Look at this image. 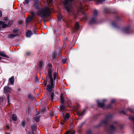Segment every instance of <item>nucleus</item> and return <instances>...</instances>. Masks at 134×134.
<instances>
[{
    "label": "nucleus",
    "mask_w": 134,
    "mask_h": 134,
    "mask_svg": "<svg viewBox=\"0 0 134 134\" xmlns=\"http://www.w3.org/2000/svg\"><path fill=\"white\" fill-rule=\"evenodd\" d=\"M33 17H27L26 19V22L27 23H28L30 22L32 20Z\"/></svg>",
    "instance_id": "obj_18"
},
{
    "label": "nucleus",
    "mask_w": 134,
    "mask_h": 134,
    "mask_svg": "<svg viewBox=\"0 0 134 134\" xmlns=\"http://www.w3.org/2000/svg\"><path fill=\"white\" fill-rule=\"evenodd\" d=\"M52 0H49V3H52Z\"/></svg>",
    "instance_id": "obj_48"
},
{
    "label": "nucleus",
    "mask_w": 134,
    "mask_h": 134,
    "mask_svg": "<svg viewBox=\"0 0 134 134\" xmlns=\"http://www.w3.org/2000/svg\"><path fill=\"white\" fill-rule=\"evenodd\" d=\"M111 130L112 131L114 130H115V128L113 125H111L110 127Z\"/></svg>",
    "instance_id": "obj_26"
},
{
    "label": "nucleus",
    "mask_w": 134,
    "mask_h": 134,
    "mask_svg": "<svg viewBox=\"0 0 134 134\" xmlns=\"http://www.w3.org/2000/svg\"><path fill=\"white\" fill-rule=\"evenodd\" d=\"M74 15L75 16V17H76V16H77L76 15H75V14Z\"/></svg>",
    "instance_id": "obj_56"
},
{
    "label": "nucleus",
    "mask_w": 134,
    "mask_h": 134,
    "mask_svg": "<svg viewBox=\"0 0 134 134\" xmlns=\"http://www.w3.org/2000/svg\"><path fill=\"white\" fill-rule=\"evenodd\" d=\"M62 19V17H58V21H60Z\"/></svg>",
    "instance_id": "obj_39"
},
{
    "label": "nucleus",
    "mask_w": 134,
    "mask_h": 134,
    "mask_svg": "<svg viewBox=\"0 0 134 134\" xmlns=\"http://www.w3.org/2000/svg\"><path fill=\"white\" fill-rule=\"evenodd\" d=\"M6 127L8 129H10V127L9 126H8V125L6 126Z\"/></svg>",
    "instance_id": "obj_42"
},
{
    "label": "nucleus",
    "mask_w": 134,
    "mask_h": 134,
    "mask_svg": "<svg viewBox=\"0 0 134 134\" xmlns=\"http://www.w3.org/2000/svg\"><path fill=\"white\" fill-rule=\"evenodd\" d=\"M16 36V35L14 34H10L8 35V37L10 38H12Z\"/></svg>",
    "instance_id": "obj_19"
},
{
    "label": "nucleus",
    "mask_w": 134,
    "mask_h": 134,
    "mask_svg": "<svg viewBox=\"0 0 134 134\" xmlns=\"http://www.w3.org/2000/svg\"><path fill=\"white\" fill-rule=\"evenodd\" d=\"M32 34V33L30 30L28 31L26 33V36L27 37H30Z\"/></svg>",
    "instance_id": "obj_11"
},
{
    "label": "nucleus",
    "mask_w": 134,
    "mask_h": 134,
    "mask_svg": "<svg viewBox=\"0 0 134 134\" xmlns=\"http://www.w3.org/2000/svg\"><path fill=\"white\" fill-rule=\"evenodd\" d=\"M11 90L10 87L8 86H5L4 88V91L5 93H8Z\"/></svg>",
    "instance_id": "obj_5"
},
{
    "label": "nucleus",
    "mask_w": 134,
    "mask_h": 134,
    "mask_svg": "<svg viewBox=\"0 0 134 134\" xmlns=\"http://www.w3.org/2000/svg\"><path fill=\"white\" fill-rule=\"evenodd\" d=\"M29 0H25V1L26 4H28L29 2Z\"/></svg>",
    "instance_id": "obj_37"
},
{
    "label": "nucleus",
    "mask_w": 134,
    "mask_h": 134,
    "mask_svg": "<svg viewBox=\"0 0 134 134\" xmlns=\"http://www.w3.org/2000/svg\"><path fill=\"white\" fill-rule=\"evenodd\" d=\"M95 23L96 21L95 19L94 18H93L91 19V20L90 21V24H92Z\"/></svg>",
    "instance_id": "obj_22"
},
{
    "label": "nucleus",
    "mask_w": 134,
    "mask_h": 134,
    "mask_svg": "<svg viewBox=\"0 0 134 134\" xmlns=\"http://www.w3.org/2000/svg\"><path fill=\"white\" fill-rule=\"evenodd\" d=\"M130 31V30L129 27L125 28L123 30V32L126 34L129 33Z\"/></svg>",
    "instance_id": "obj_9"
},
{
    "label": "nucleus",
    "mask_w": 134,
    "mask_h": 134,
    "mask_svg": "<svg viewBox=\"0 0 134 134\" xmlns=\"http://www.w3.org/2000/svg\"><path fill=\"white\" fill-rule=\"evenodd\" d=\"M43 62L42 61H41L40 62L39 64H38V66L40 68H41L43 66Z\"/></svg>",
    "instance_id": "obj_24"
},
{
    "label": "nucleus",
    "mask_w": 134,
    "mask_h": 134,
    "mask_svg": "<svg viewBox=\"0 0 134 134\" xmlns=\"http://www.w3.org/2000/svg\"><path fill=\"white\" fill-rule=\"evenodd\" d=\"M115 99H113L111 100V103H113L115 102Z\"/></svg>",
    "instance_id": "obj_38"
},
{
    "label": "nucleus",
    "mask_w": 134,
    "mask_h": 134,
    "mask_svg": "<svg viewBox=\"0 0 134 134\" xmlns=\"http://www.w3.org/2000/svg\"><path fill=\"white\" fill-rule=\"evenodd\" d=\"M30 13L32 15V17H33L34 16H35V13L34 12L31 11L30 12Z\"/></svg>",
    "instance_id": "obj_30"
},
{
    "label": "nucleus",
    "mask_w": 134,
    "mask_h": 134,
    "mask_svg": "<svg viewBox=\"0 0 134 134\" xmlns=\"http://www.w3.org/2000/svg\"><path fill=\"white\" fill-rule=\"evenodd\" d=\"M49 114L51 116H52L53 114V113L51 111L49 113Z\"/></svg>",
    "instance_id": "obj_41"
},
{
    "label": "nucleus",
    "mask_w": 134,
    "mask_h": 134,
    "mask_svg": "<svg viewBox=\"0 0 134 134\" xmlns=\"http://www.w3.org/2000/svg\"><path fill=\"white\" fill-rule=\"evenodd\" d=\"M9 98H10L9 95L8 94L7 96V99H8V104H9V102H10Z\"/></svg>",
    "instance_id": "obj_31"
},
{
    "label": "nucleus",
    "mask_w": 134,
    "mask_h": 134,
    "mask_svg": "<svg viewBox=\"0 0 134 134\" xmlns=\"http://www.w3.org/2000/svg\"><path fill=\"white\" fill-rule=\"evenodd\" d=\"M46 83L44 85H45V86H46Z\"/></svg>",
    "instance_id": "obj_57"
},
{
    "label": "nucleus",
    "mask_w": 134,
    "mask_h": 134,
    "mask_svg": "<svg viewBox=\"0 0 134 134\" xmlns=\"http://www.w3.org/2000/svg\"><path fill=\"white\" fill-rule=\"evenodd\" d=\"M24 4H25V3H24Z\"/></svg>",
    "instance_id": "obj_58"
},
{
    "label": "nucleus",
    "mask_w": 134,
    "mask_h": 134,
    "mask_svg": "<svg viewBox=\"0 0 134 134\" xmlns=\"http://www.w3.org/2000/svg\"><path fill=\"white\" fill-rule=\"evenodd\" d=\"M60 102L62 103H63L64 102V98L63 96V94H62L61 95L60 97Z\"/></svg>",
    "instance_id": "obj_17"
},
{
    "label": "nucleus",
    "mask_w": 134,
    "mask_h": 134,
    "mask_svg": "<svg viewBox=\"0 0 134 134\" xmlns=\"http://www.w3.org/2000/svg\"><path fill=\"white\" fill-rule=\"evenodd\" d=\"M3 19V21H0V25L3 28L8 26H11L13 23V21L9 20L7 17H4Z\"/></svg>",
    "instance_id": "obj_3"
},
{
    "label": "nucleus",
    "mask_w": 134,
    "mask_h": 134,
    "mask_svg": "<svg viewBox=\"0 0 134 134\" xmlns=\"http://www.w3.org/2000/svg\"><path fill=\"white\" fill-rule=\"evenodd\" d=\"M79 25L78 22H76L75 24V29H72V32L73 33L75 32L79 28Z\"/></svg>",
    "instance_id": "obj_6"
},
{
    "label": "nucleus",
    "mask_w": 134,
    "mask_h": 134,
    "mask_svg": "<svg viewBox=\"0 0 134 134\" xmlns=\"http://www.w3.org/2000/svg\"><path fill=\"white\" fill-rule=\"evenodd\" d=\"M2 59V58L1 57H0V60H1Z\"/></svg>",
    "instance_id": "obj_54"
},
{
    "label": "nucleus",
    "mask_w": 134,
    "mask_h": 134,
    "mask_svg": "<svg viewBox=\"0 0 134 134\" xmlns=\"http://www.w3.org/2000/svg\"><path fill=\"white\" fill-rule=\"evenodd\" d=\"M72 0H65L64 2V4L65 6V8L67 12L69 13L72 12L74 9L72 7L70 4V2H71Z\"/></svg>",
    "instance_id": "obj_4"
},
{
    "label": "nucleus",
    "mask_w": 134,
    "mask_h": 134,
    "mask_svg": "<svg viewBox=\"0 0 134 134\" xmlns=\"http://www.w3.org/2000/svg\"><path fill=\"white\" fill-rule=\"evenodd\" d=\"M54 95V93H52L51 95L50 100H52L53 98V96Z\"/></svg>",
    "instance_id": "obj_27"
},
{
    "label": "nucleus",
    "mask_w": 134,
    "mask_h": 134,
    "mask_svg": "<svg viewBox=\"0 0 134 134\" xmlns=\"http://www.w3.org/2000/svg\"><path fill=\"white\" fill-rule=\"evenodd\" d=\"M9 81L11 85H13L14 82V77H12L10 78L9 79Z\"/></svg>",
    "instance_id": "obj_13"
},
{
    "label": "nucleus",
    "mask_w": 134,
    "mask_h": 134,
    "mask_svg": "<svg viewBox=\"0 0 134 134\" xmlns=\"http://www.w3.org/2000/svg\"><path fill=\"white\" fill-rule=\"evenodd\" d=\"M93 14L95 16L97 15L98 13L97 10L96 9H95L93 12Z\"/></svg>",
    "instance_id": "obj_25"
},
{
    "label": "nucleus",
    "mask_w": 134,
    "mask_h": 134,
    "mask_svg": "<svg viewBox=\"0 0 134 134\" xmlns=\"http://www.w3.org/2000/svg\"><path fill=\"white\" fill-rule=\"evenodd\" d=\"M67 60V59L66 58H64L63 59H62V62L64 64L65 63Z\"/></svg>",
    "instance_id": "obj_28"
},
{
    "label": "nucleus",
    "mask_w": 134,
    "mask_h": 134,
    "mask_svg": "<svg viewBox=\"0 0 134 134\" xmlns=\"http://www.w3.org/2000/svg\"><path fill=\"white\" fill-rule=\"evenodd\" d=\"M128 110L131 112H133V110L132 109H128Z\"/></svg>",
    "instance_id": "obj_40"
},
{
    "label": "nucleus",
    "mask_w": 134,
    "mask_h": 134,
    "mask_svg": "<svg viewBox=\"0 0 134 134\" xmlns=\"http://www.w3.org/2000/svg\"><path fill=\"white\" fill-rule=\"evenodd\" d=\"M85 111V110H84L83 111L81 112H78L77 113V115L79 116H82L84 115Z\"/></svg>",
    "instance_id": "obj_14"
},
{
    "label": "nucleus",
    "mask_w": 134,
    "mask_h": 134,
    "mask_svg": "<svg viewBox=\"0 0 134 134\" xmlns=\"http://www.w3.org/2000/svg\"><path fill=\"white\" fill-rule=\"evenodd\" d=\"M34 33L35 34H36V31H34Z\"/></svg>",
    "instance_id": "obj_55"
},
{
    "label": "nucleus",
    "mask_w": 134,
    "mask_h": 134,
    "mask_svg": "<svg viewBox=\"0 0 134 134\" xmlns=\"http://www.w3.org/2000/svg\"><path fill=\"white\" fill-rule=\"evenodd\" d=\"M10 133H7V132H5V134H10Z\"/></svg>",
    "instance_id": "obj_49"
},
{
    "label": "nucleus",
    "mask_w": 134,
    "mask_h": 134,
    "mask_svg": "<svg viewBox=\"0 0 134 134\" xmlns=\"http://www.w3.org/2000/svg\"><path fill=\"white\" fill-rule=\"evenodd\" d=\"M60 110L62 111H64L65 110V107L64 105H62L59 107Z\"/></svg>",
    "instance_id": "obj_21"
},
{
    "label": "nucleus",
    "mask_w": 134,
    "mask_h": 134,
    "mask_svg": "<svg viewBox=\"0 0 134 134\" xmlns=\"http://www.w3.org/2000/svg\"><path fill=\"white\" fill-rule=\"evenodd\" d=\"M82 9V7L81 6H80V7H79V11L80 12V11H81V10Z\"/></svg>",
    "instance_id": "obj_33"
},
{
    "label": "nucleus",
    "mask_w": 134,
    "mask_h": 134,
    "mask_svg": "<svg viewBox=\"0 0 134 134\" xmlns=\"http://www.w3.org/2000/svg\"><path fill=\"white\" fill-rule=\"evenodd\" d=\"M98 106L101 107L103 108L104 105V103H100L98 101H97Z\"/></svg>",
    "instance_id": "obj_15"
},
{
    "label": "nucleus",
    "mask_w": 134,
    "mask_h": 134,
    "mask_svg": "<svg viewBox=\"0 0 134 134\" xmlns=\"http://www.w3.org/2000/svg\"><path fill=\"white\" fill-rule=\"evenodd\" d=\"M12 119L13 121H16L17 119V116L15 114H13L12 116Z\"/></svg>",
    "instance_id": "obj_16"
},
{
    "label": "nucleus",
    "mask_w": 134,
    "mask_h": 134,
    "mask_svg": "<svg viewBox=\"0 0 134 134\" xmlns=\"http://www.w3.org/2000/svg\"><path fill=\"white\" fill-rule=\"evenodd\" d=\"M2 16V13L0 11V17Z\"/></svg>",
    "instance_id": "obj_43"
},
{
    "label": "nucleus",
    "mask_w": 134,
    "mask_h": 134,
    "mask_svg": "<svg viewBox=\"0 0 134 134\" xmlns=\"http://www.w3.org/2000/svg\"><path fill=\"white\" fill-rule=\"evenodd\" d=\"M51 17H41L42 20L44 22H47L51 20Z\"/></svg>",
    "instance_id": "obj_7"
},
{
    "label": "nucleus",
    "mask_w": 134,
    "mask_h": 134,
    "mask_svg": "<svg viewBox=\"0 0 134 134\" xmlns=\"http://www.w3.org/2000/svg\"><path fill=\"white\" fill-rule=\"evenodd\" d=\"M49 67L51 68L52 66V65L51 64H49Z\"/></svg>",
    "instance_id": "obj_46"
},
{
    "label": "nucleus",
    "mask_w": 134,
    "mask_h": 134,
    "mask_svg": "<svg viewBox=\"0 0 134 134\" xmlns=\"http://www.w3.org/2000/svg\"><path fill=\"white\" fill-rule=\"evenodd\" d=\"M32 134H35L34 133H33Z\"/></svg>",
    "instance_id": "obj_61"
},
{
    "label": "nucleus",
    "mask_w": 134,
    "mask_h": 134,
    "mask_svg": "<svg viewBox=\"0 0 134 134\" xmlns=\"http://www.w3.org/2000/svg\"><path fill=\"white\" fill-rule=\"evenodd\" d=\"M83 124V123H82L81 124V125L80 126V127H81Z\"/></svg>",
    "instance_id": "obj_50"
},
{
    "label": "nucleus",
    "mask_w": 134,
    "mask_h": 134,
    "mask_svg": "<svg viewBox=\"0 0 134 134\" xmlns=\"http://www.w3.org/2000/svg\"><path fill=\"white\" fill-rule=\"evenodd\" d=\"M51 12L49 8V7H47L38 11L37 13V16H39L40 17H43L44 16H49Z\"/></svg>",
    "instance_id": "obj_2"
},
{
    "label": "nucleus",
    "mask_w": 134,
    "mask_h": 134,
    "mask_svg": "<svg viewBox=\"0 0 134 134\" xmlns=\"http://www.w3.org/2000/svg\"><path fill=\"white\" fill-rule=\"evenodd\" d=\"M106 101V99H103V100H102V101H103V102H105Z\"/></svg>",
    "instance_id": "obj_47"
},
{
    "label": "nucleus",
    "mask_w": 134,
    "mask_h": 134,
    "mask_svg": "<svg viewBox=\"0 0 134 134\" xmlns=\"http://www.w3.org/2000/svg\"><path fill=\"white\" fill-rule=\"evenodd\" d=\"M18 30H16V29H14L13 30V32H15V33H16L18 32Z\"/></svg>",
    "instance_id": "obj_35"
},
{
    "label": "nucleus",
    "mask_w": 134,
    "mask_h": 134,
    "mask_svg": "<svg viewBox=\"0 0 134 134\" xmlns=\"http://www.w3.org/2000/svg\"><path fill=\"white\" fill-rule=\"evenodd\" d=\"M63 124H64V123H62V122H61V124L62 125H63Z\"/></svg>",
    "instance_id": "obj_53"
},
{
    "label": "nucleus",
    "mask_w": 134,
    "mask_h": 134,
    "mask_svg": "<svg viewBox=\"0 0 134 134\" xmlns=\"http://www.w3.org/2000/svg\"><path fill=\"white\" fill-rule=\"evenodd\" d=\"M22 125L24 127L25 125V122L24 121H23L21 123Z\"/></svg>",
    "instance_id": "obj_32"
},
{
    "label": "nucleus",
    "mask_w": 134,
    "mask_h": 134,
    "mask_svg": "<svg viewBox=\"0 0 134 134\" xmlns=\"http://www.w3.org/2000/svg\"><path fill=\"white\" fill-rule=\"evenodd\" d=\"M31 128L32 130L33 131L35 130L36 129V126L34 125H32L31 126Z\"/></svg>",
    "instance_id": "obj_23"
},
{
    "label": "nucleus",
    "mask_w": 134,
    "mask_h": 134,
    "mask_svg": "<svg viewBox=\"0 0 134 134\" xmlns=\"http://www.w3.org/2000/svg\"><path fill=\"white\" fill-rule=\"evenodd\" d=\"M85 14V13H83V14Z\"/></svg>",
    "instance_id": "obj_59"
},
{
    "label": "nucleus",
    "mask_w": 134,
    "mask_h": 134,
    "mask_svg": "<svg viewBox=\"0 0 134 134\" xmlns=\"http://www.w3.org/2000/svg\"><path fill=\"white\" fill-rule=\"evenodd\" d=\"M105 1V0H98V2H102Z\"/></svg>",
    "instance_id": "obj_36"
},
{
    "label": "nucleus",
    "mask_w": 134,
    "mask_h": 134,
    "mask_svg": "<svg viewBox=\"0 0 134 134\" xmlns=\"http://www.w3.org/2000/svg\"><path fill=\"white\" fill-rule=\"evenodd\" d=\"M40 116H36L34 118V120L35 121L37 122H38L40 120Z\"/></svg>",
    "instance_id": "obj_20"
},
{
    "label": "nucleus",
    "mask_w": 134,
    "mask_h": 134,
    "mask_svg": "<svg viewBox=\"0 0 134 134\" xmlns=\"http://www.w3.org/2000/svg\"><path fill=\"white\" fill-rule=\"evenodd\" d=\"M74 133L72 132H70V131H68L66 133H65V134H74Z\"/></svg>",
    "instance_id": "obj_29"
},
{
    "label": "nucleus",
    "mask_w": 134,
    "mask_h": 134,
    "mask_svg": "<svg viewBox=\"0 0 134 134\" xmlns=\"http://www.w3.org/2000/svg\"><path fill=\"white\" fill-rule=\"evenodd\" d=\"M87 134H90L91 133V132L90 131H88L87 132Z\"/></svg>",
    "instance_id": "obj_45"
},
{
    "label": "nucleus",
    "mask_w": 134,
    "mask_h": 134,
    "mask_svg": "<svg viewBox=\"0 0 134 134\" xmlns=\"http://www.w3.org/2000/svg\"><path fill=\"white\" fill-rule=\"evenodd\" d=\"M26 54L27 55H29L30 54V53H27Z\"/></svg>",
    "instance_id": "obj_52"
},
{
    "label": "nucleus",
    "mask_w": 134,
    "mask_h": 134,
    "mask_svg": "<svg viewBox=\"0 0 134 134\" xmlns=\"http://www.w3.org/2000/svg\"><path fill=\"white\" fill-rule=\"evenodd\" d=\"M19 23L20 24H21L23 23V21L21 20H20L18 21Z\"/></svg>",
    "instance_id": "obj_34"
},
{
    "label": "nucleus",
    "mask_w": 134,
    "mask_h": 134,
    "mask_svg": "<svg viewBox=\"0 0 134 134\" xmlns=\"http://www.w3.org/2000/svg\"><path fill=\"white\" fill-rule=\"evenodd\" d=\"M29 98H30L31 97V95H29Z\"/></svg>",
    "instance_id": "obj_51"
},
{
    "label": "nucleus",
    "mask_w": 134,
    "mask_h": 134,
    "mask_svg": "<svg viewBox=\"0 0 134 134\" xmlns=\"http://www.w3.org/2000/svg\"><path fill=\"white\" fill-rule=\"evenodd\" d=\"M69 117V114L67 113L66 115L64 117V121L65 122L67 120Z\"/></svg>",
    "instance_id": "obj_12"
},
{
    "label": "nucleus",
    "mask_w": 134,
    "mask_h": 134,
    "mask_svg": "<svg viewBox=\"0 0 134 134\" xmlns=\"http://www.w3.org/2000/svg\"><path fill=\"white\" fill-rule=\"evenodd\" d=\"M83 19L84 20H86V17H83L82 18V19L81 20H82Z\"/></svg>",
    "instance_id": "obj_44"
},
{
    "label": "nucleus",
    "mask_w": 134,
    "mask_h": 134,
    "mask_svg": "<svg viewBox=\"0 0 134 134\" xmlns=\"http://www.w3.org/2000/svg\"><path fill=\"white\" fill-rule=\"evenodd\" d=\"M48 77L49 78V82L50 85H48L47 86V91L50 92L52 90V88L53 87L54 80H55L56 78V73H54L53 74V79L51 74V69H49L48 70Z\"/></svg>",
    "instance_id": "obj_1"
},
{
    "label": "nucleus",
    "mask_w": 134,
    "mask_h": 134,
    "mask_svg": "<svg viewBox=\"0 0 134 134\" xmlns=\"http://www.w3.org/2000/svg\"><path fill=\"white\" fill-rule=\"evenodd\" d=\"M0 55L4 57H5L8 58H9L8 56L5 54V53L4 52H0Z\"/></svg>",
    "instance_id": "obj_10"
},
{
    "label": "nucleus",
    "mask_w": 134,
    "mask_h": 134,
    "mask_svg": "<svg viewBox=\"0 0 134 134\" xmlns=\"http://www.w3.org/2000/svg\"><path fill=\"white\" fill-rule=\"evenodd\" d=\"M109 118L108 116H107L105 119L102 120L100 122L101 125L103 124H106L107 123L108 119Z\"/></svg>",
    "instance_id": "obj_8"
},
{
    "label": "nucleus",
    "mask_w": 134,
    "mask_h": 134,
    "mask_svg": "<svg viewBox=\"0 0 134 134\" xmlns=\"http://www.w3.org/2000/svg\"><path fill=\"white\" fill-rule=\"evenodd\" d=\"M110 107V106H109H109H108V107Z\"/></svg>",
    "instance_id": "obj_60"
}]
</instances>
